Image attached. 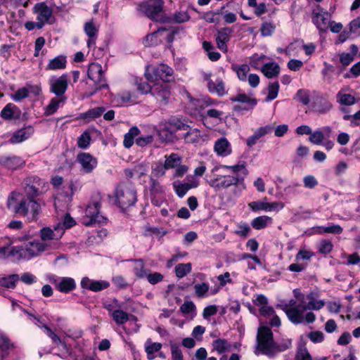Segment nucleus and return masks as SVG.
<instances>
[{"label": "nucleus", "instance_id": "obj_1", "mask_svg": "<svg viewBox=\"0 0 360 360\" xmlns=\"http://www.w3.org/2000/svg\"><path fill=\"white\" fill-rule=\"evenodd\" d=\"M18 194L12 192L7 200V207L15 214L26 217L28 221H37L41 212V205L35 200L28 197H22L18 202Z\"/></svg>", "mask_w": 360, "mask_h": 360}, {"label": "nucleus", "instance_id": "obj_2", "mask_svg": "<svg viewBox=\"0 0 360 360\" xmlns=\"http://www.w3.org/2000/svg\"><path fill=\"white\" fill-rule=\"evenodd\" d=\"M101 206V197L99 194H96L86 206L85 217L83 219L84 225L90 226L107 224L108 219L100 213Z\"/></svg>", "mask_w": 360, "mask_h": 360}, {"label": "nucleus", "instance_id": "obj_3", "mask_svg": "<svg viewBox=\"0 0 360 360\" xmlns=\"http://www.w3.org/2000/svg\"><path fill=\"white\" fill-rule=\"evenodd\" d=\"M63 236V229L60 225L51 227H44L39 231L41 243L48 250H57L60 246V239Z\"/></svg>", "mask_w": 360, "mask_h": 360}, {"label": "nucleus", "instance_id": "obj_4", "mask_svg": "<svg viewBox=\"0 0 360 360\" xmlns=\"http://www.w3.org/2000/svg\"><path fill=\"white\" fill-rule=\"evenodd\" d=\"M116 201L122 210L132 206L136 202V192L131 185L120 184L115 190Z\"/></svg>", "mask_w": 360, "mask_h": 360}, {"label": "nucleus", "instance_id": "obj_5", "mask_svg": "<svg viewBox=\"0 0 360 360\" xmlns=\"http://www.w3.org/2000/svg\"><path fill=\"white\" fill-rule=\"evenodd\" d=\"M173 74V69L165 64H160L157 67H147L145 71L146 78L151 82L158 80L170 82L174 79Z\"/></svg>", "mask_w": 360, "mask_h": 360}, {"label": "nucleus", "instance_id": "obj_6", "mask_svg": "<svg viewBox=\"0 0 360 360\" xmlns=\"http://www.w3.org/2000/svg\"><path fill=\"white\" fill-rule=\"evenodd\" d=\"M254 353L256 355L270 354V328L266 325L261 324L257 329Z\"/></svg>", "mask_w": 360, "mask_h": 360}, {"label": "nucleus", "instance_id": "obj_7", "mask_svg": "<svg viewBox=\"0 0 360 360\" xmlns=\"http://www.w3.org/2000/svg\"><path fill=\"white\" fill-rule=\"evenodd\" d=\"M230 100L240 103L233 106V110L242 115L244 112L252 110L257 103V99L252 94H246L243 92H238L236 96L231 97Z\"/></svg>", "mask_w": 360, "mask_h": 360}, {"label": "nucleus", "instance_id": "obj_8", "mask_svg": "<svg viewBox=\"0 0 360 360\" xmlns=\"http://www.w3.org/2000/svg\"><path fill=\"white\" fill-rule=\"evenodd\" d=\"M164 4V0H148L139 4L137 9L148 18L158 20V18L163 11Z\"/></svg>", "mask_w": 360, "mask_h": 360}, {"label": "nucleus", "instance_id": "obj_9", "mask_svg": "<svg viewBox=\"0 0 360 360\" xmlns=\"http://www.w3.org/2000/svg\"><path fill=\"white\" fill-rule=\"evenodd\" d=\"M209 185L216 190L228 188L231 186H238L243 184V178H240L238 174L217 175L216 177L208 181Z\"/></svg>", "mask_w": 360, "mask_h": 360}, {"label": "nucleus", "instance_id": "obj_10", "mask_svg": "<svg viewBox=\"0 0 360 360\" xmlns=\"http://www.w3.org/2000/svg\"><path fill=\"white\" fill-rule=\"evenodd\" d=\"M23 185L25 196L35 199L41 193L45 182L37 176H31L24 180Z\"/></svg>", "mask_w": 360, "mask_h": 360}, {"label": "nucleus", "instance_id": "obj_11", "mask_svg": "<svg viewBox=\"0 0 360 360\" xmlns=\"http://www.w3.org/2000/svg\"><path fill=\"white\" fill-rule=\"evenodd\" d=\"M50 92L54 94L57 97H64L68 86V76L63 74L58 77H52L49 81Z\"/></svg>", "mask_w": 360, "mask_h": 360}, {"label": "nucleus", "instance_id": "obj_12", "mask_svg": "<svg viewBox=\"0 0 360 360\" xmlns=\"http://www.w3.org/2000/svg\"><path fill=\"white\" fill-rule=\"evenodd\" d=\"M88 77L91 79L97 86L96 90H101L105 87H108L102 66L98 63H92L88 68Z\"/></svg>", "mask_w": 360, "mask_h": 360}, {"label": "nucleus", "instance_id": "obj_13", "mask_svg": "<svg viewBox=\"0 0 360 360\" xmlns=\"http://www.w3.org/2000/svg\"><path fill=\"white\" fill-rule=\"evenodd\" d=\"M34 13L37 14V20H43L47 24H53L56 21L53 15V9L45 2L37 3L33 8Z\"/></svg>", "mask_w": 360, "mask_h": 360}, {"label": "nucleus", "instance_id": "obj_14", "mask_svg": "<svg viewBox=\"0 0 360 360\" xmlns=\"http://www.w3.org/2000/svg\"><path fill=\"white\" fill-rule=\"evenodd\" d=\"M307 310L304 303H300L292 307H283L288 319L294 324H299L304 321V312Z\"/></svg>", "mask_w": 360, "mask_h": 360}, {"label": "nucleus", "instance_id": "obj_15", "mask_svg": "<svg viewBox=\"0 0 360 360\" xmlns=\"http://www.w3.org/2000/svg\"><path fill=\"white\" fill-rule=\"evenodd\" d=\"M77 160L86 174L92 172L98 164L97 159L89 153H79L77 156Z\"/></svg>", "mask_w": 360, "mask_h": 360}, {"label": "nucleus", "instance_id": "obj_16", "mask_svg": "<svg viewBox=\"0 0 360 360\" xmlns=\"http://www.w3.org/2000/svg\"><path fill=\"white\" fill-rule=\"evenodd\" d=\"M25 164V160L20 156H0V165L7 169L16 170L23 167Z\"/></svg>", "mask_w": 360, "mask_h": 360}, {"label": "nucleus", "instance_id": "obj_17", "mask_svg": "<svg viewBox=\"0 0 360 360\" xmlns=\"http://www.w3.org/2000/svg\"><path fill=\"white\" fill-rule=\"evenodd\" d=\"M81 287L93 292H99L107 289L110 286V283L106 281H94L88 277H84L80 283Z\"/></svg>", "mask_w": 360, "mask_h": 360}, {"label": "nucleus", "instance_id": "obj_18", "mask_svg": "<svg viewBox=\"0 0 360 360\" xmlns=\"http://www.w3.org/2000/svg\"><path fill=\"white\" fill-rule=\"evenodd\" d=\"M330 18L328 12H313L312 21L320 32H326L329 27Z\"/></svg>", "mask_w": 360, "mask_h": 360}, {"label": "nucleus", "instance_id": "obj_19", "mask_svg": "<svg viewBox=\"0 0 360 360\" xmlns=\"http://www.w3.org/2000/svg\"><path fill=\"white\" fill-rule=\"evenodd\" d=\"M151 94L155 96L158 101L166 104L170 97L171 93L167 84H155L153 86Z\"/></svg>", "mask_w": 360, "mask_h": 360}, {"label": "nucleus", "instance_id": "obj_20", "mask_svg": "<svg viewBox=\"0 0 360 360\" xmlns=\"http://www.w3.org/2000/svg\"><path fill=\"white\" fill-rule=\"evenodd\" d=\"M26 257L28 259L37 256L39 253L48 251L46 246L38 240L30 241L23 247Z\"/></svg>", "mask_w": 360, "mask_h": 360}, {"label": "nucleus", "instance_id": "obj_21", "mask_svg": "<svg viewBox=\"0 0 360 360\" xmlns=\"http://www.w3.org/2000/svg\"><path fill=\"white\" fill-rule=\"evenodd\" d=\"M172 186L177 196L181 198L191 188H196L198 186V182L192 179L188 182L184 184L174 181L172 183Z\"/></svg>", "mask_w": 360, "mask_h": 360}, {"label": "nucleus", "instance_id": "obj_22", "mask_svg": "<svg viewBox=\"0 0 360 360\" xmlns=\"http://www.w3.org/2000/svg\"><path fill=\"white\" fill-rule=\"evenodd\" d=\"M56 288L61 292L68 293L76 288L73 278L69 277L60 278L54 282Z\"/></svg>", "mask_w": 360, "mask_h": 360}, {"label": "nucleus", "instance_id": "obj_23", "mask_svg": "<svg viewBox=\"0 0 360 360\" xmlns=\"http://www.w3.org/2000/svg\"><path fill=\"white\" fill-rule=\"evenodd\" d=\"M186 131L182 136L186 143L197 144L204 141L203 135L199 129L189 126Z\"/></svg>", "mask_w": 360, "mask_h": 360}, {"label": "nucleus", "instance_id": "obj_24", "mask_svg": "<svg viewBox=\"0 0 360 360\" xmlns=\"http://www.w3.org/2000/svg\"><path fill=\"white\" fill-rule=\"evenodd\" d=\"M254 305L258 307L260 316H267L270 314V306H269L268 298L260 294L257 295L256 297L252 300Z\"/></svg>", "mask_w": 360, "mask_h": 360}, {"label": "nucleus", "instance_id": "obj_25", "mask_svg": "<svg viewBox=\"0 0 360 360\" xmlns=\"http://www.w3.org/2000/svg\"><path fill=\"white\" fill-rule=\"evenodd\" d=\"M34 132V129L32 126H27L15 131L11 139L9 140L11 143H19L27 140Z\"/></svg>", "mask_w": 360, "mask_h": 360}, {"label": "nucleus", "instance_id": "obj_26", "mask_svg": "<svg viewBox=\"0 0 360 360\" xmlns=\"http://www.w3.org/2000/svg\"><path fill=\"white\" fill-rule=\"evenodd\" d=\"M214 151L221 157H226L231 153V146L229 141L224 138L219 139L214 143Z\"/></svg>", "mask_w": 360, "mask_h": 360}, {"label": "nucleus", "instance_id": "obj_27", "mask_svg": "<svg viewBox=\"0 0 360 360\" xmlns=\"http://www.w3.org/2000/svg\"><path fill=\"white\" fill-rule=\"evenodd\" d=\"M67 63V57L64 55H59L49 60L46 70L53 71L63 70L66 68Z\"/></svg>", "mask_w": 360, "mask_h": 360}, {"label": "nucleus", "instance_id": "obj_28", "mask_svg": "<svg viewBox=\"0 0 360 360\" xmlns=\"http://www.w3.org/2000/svg\"><path fill=\"white\" fill-rule=\"evenodd\" d=\"M333 107L330 101L325 97L316 98L313 104L314 111L320 114H325L330 111Z\"/></svg>", "mask_w": 360, "mask_h": 360}, {"label": "nucleus", "instance_id": "obj_29", "mask_svg": "<svg viewBox=\"0 0 360 360\" xmlns=\"http://www.w3.org/2000/svg\"><path fill=\"white\" fill-rule=\"evenodd\" d=\"M20 109L13 103H8L1 110V116L4 120L18 119L20 115Z\"/></svg>", "mask_w": 360, "mask_h": 360}, {"label": "nucleus", "instance_id": "obj_30", "mask_svg": "<svg viewBox=\"0 0 360 360\" xmlns=\"http://www.w3.org/2000/svg\"><path fill=\"white\" fill-rule=\"evenodd\" d=\"M270 131V126L266 125L258 128L253 135L248 138L246 144L249 148L252 147L260 138L265 136Z\"/></svg>", "mask_w": 360, "mask_h": 360}, {"label": "nucleus", "instance_id": "obj_31", "mask_svg": "<svg viewBox=\"0 0 360 360\" xmlns=\"http://www.w3.org/2000/svg\"><path fill=\"white\" fill-rule=\"evenodd\" d=\"M14 347L10 339L4 334L0 333V352L1 359H4L8 354L10 349Z\"/></svg>", "mask_w": 360, "mask_h": 360}, {"label": "nucleus", "instance_id": "obj_32", "mask_svg": "<svg viewBox=\"0 0 360 360\" xmlns=\"http://www.w3.org/2000/svg\"><path fill=\"white\" fill-rule=\"evenodd\" d=\"M137 127H132L124 136L123 145L126 148H131L134 143V138L140 134Z\"/></svg>", "mask_w": 360, "mask_h": 360}, {"label": "nucleus", "instance_id": "obj_33", "mask_svg": "<svg viewBox=\"0 0 360 360\" xmlns=\"http://www.w3.org/2000/svg\"><path fill=\"white\" fill-rule=\"evenodd\" d=\"M290 346L291 341L290 340H283L281 342L276 341L273 339V334L271 333V354L285 351Z\"/></svg>", "mask_w": 360, "mask_h": 360}, {"label": "nucleus", "instance_id": "obj_34", "mask_svg": "<svg viewBox=\"0 0 360 360\" xmlns=\"http://www.w3.org/2000/svg\"><path fill=\"white\" fill-rule=\"evenodd\" d=\"M65 97L62 98H53L49 105L45 108L44 115L46 116L54 114L59 108L60 103L65 102Z\"/></svg>", "mask_w": 360, "mask_h": 360}, {"label": "nucleus", "instance_id": "obj_35", "mask_svg": "<svg viewBox=\"0 0 360 360\" xmlns=\"http://www.w3.org/2000/svg\"><path fill=\"white\" fill-rule=\"evenodd\" d=\"M231 69L236 73L238 78L240 81L245 82L247 80V75L250 70L248 65H233Z\"/></svg>", "mask_w": 360, "mask_h": 360}, {"label": "nucleus", "instance_id": "obj_36", "mask_svg": "<svg viewBox=\"0 0 360 360\" xmlns=\"http://www.w3.org/2000/svg\"><path fill=\"white\" fill-rule=\"evenodd\" d=\"M207 87L210 92L216 93L219 96H222L225 94L224 84L221 79H217L216 82L209 80Z\"/></svg>", "mask_w": 360, "mask_h": 360}, {"label": "nucleus", "instance_id": "obj_37", "mask_svg": "<svg viewBox=\"0 0 360 360\" xmlns=\"http://www.w3.org/2000/svg\"><path fill=\"white\" fill-rule=\"evenodd\" d=\"M20 277L18 274H11L7 276L0 278V285L6 288H15L16 283L19 281Z\"/></svg>", "mask_w": 360, "mask_h": 360}, {"label": "nucleus", "instance_id": "obj_38", "mask_svg": "<svg viewBox=\"0 0 360 360\" xmlns=\"http://www.w3.org/2000/svg\"><path fill=\"white\" fill-rule=\"evenodd\" d=\"M39 328L43 329L44 333L46 334L48 337H49L53 343L56 345H61L64 348H66L67 345L64 341H62L59 336L56 334L50 327H49L46 324H42V326H39Z\"/></svg>", "mask_w": 360, "mask_h": 360}, {"label": "nucleus", "instance_id": "obj_39", "mask_svg": "<svg viewBox=\"0 0 360 360\" xmlns=\"http://www.w3.org/2000/svg\"><path fill=\"white\" fill-rule=\"evenodd\" d=\"M134 262L136 265L134 267L133 271L134 275L139 278H145L147 276V270L145 268V264L142 259H131Z\"/></svg>", "mask_w": 360, "mask_h": 360}, {"label": "nucleus", "instance_id": "obj_40", "mask_svg": "<svg viewBox=\"0 0 360 360\" xmlns=\"http://www.w3.org/2000/svg\"><path fill=\"white\" fill-rule=\"evenodd\" d=\"M317 232L320 234L322 233H333L341 234L343 229L338 224H330L328 226H318L316 227Z\"/></svg>", "mask_w": 360, "mask_h": 360}, {"label": "nucleus", "instance_id": "obj_41", "mask_svg": "<svg viewBox=\"0 0 360 360\" xmlns=\"http://www.w3.org/2000/svg\"><path fill=\"white\" fill-rule=\"evenodd\" d=\"M110 316L117 325H122L129 321V314L120 309L114 310L110 314Z\"/></svg>", "mask_w": 360, "mask_h": 360}, {"label": "nucleus", "instance_id": "obj_42", "mask_svg": "<svg viewBox=\"0 0 360 360\" xmlns=\"http://www.w3.org/2000/svg\"><path fill=\"white\" fill-rule=\"evenodd\" d=\"M160 139L166 143H174L176 140L174 131L171 130L169 127H165L159 132Z\"/></svg>", "mask_w": 360, "mask_h": 360}, {"label": "nucleus", "instance_id": "obj_43", "mask_svg": "<svg viewBox=\"0 0 360 360\" xmlns=\"http://www.w3.org/2000/svg\"><path fill=\"white\" fill-rule=\"evenodd\" d=\"M91 136L89 130L84 131L77 139V146L82 149H86L91 143Z\"/></svg>", "mask_w": 360, "mask_h": 360}, {"label": "nucleus", "instance_id": "obj_44", "mask_svg": "<svg viewBox=\"0 0 360 360\" xmlns=\"http://www.w3.org/2000/svg\"><path fill=\"white\" fill-rule=\"evenodd\" d=\"M105 111V108L104 107H96V108L89 109L86 112L82 113L81 115V117L82 119H86V118L96 119V118L99 117Z\"/></svg>", "mask_w": 360, "mask_h": 360}, {"label": "nucleus", "instance_id": "obj_45", "mask_svg": "<svg viewBox=\"0 0 360 360\" xmlns=\"http://www.w3.org/2000/svg\"><path fill=\"white\" fill-rule=\"evenodd\" d=\"M192 266L191 263L179 264L175 267V274L176 277L182 278L191 271Z\"/></svg>", "mask_w": 360, "mask_h": 360}, {"label": "nucleus", "instance_id": "obj_46", "mask_svg": "<svg viewBox=\"0 0 360 360\" xmlns=\"http://www.w3.org/2000/svg\"><path fill=\"white\" fill-rule=\"evenodd\" d=\"M213 347L214 349L219 353L222 354L225 352L226 351L229 350V349L231 347L230 344L228 342V341L225 339H217L214 341H213Z\"/></svg>", "mask_w": 360, "mask_h": 360}, {"label": "nucleus", "instance_id": "obj_47", "mask_svg": "<svg viewBox=\"0 0 360 360\" xmlns=\"http://www.w3.org/2000/svg\"><path fill=\"white\" fill-rule=\"evenodd\" d=\"M149 191L151 195H158L164 193V188L160 185L159 181L153 176L150 178Z\"/></svg>", "mask_w": 360, "mask_h": 360}, {"label": "nucleus", "instance_id": "obj_48", "mask_svg": "<svg viewBox=\"0 0 360 360\" xmlns=\"http://www.w3.org/2000/svg\"><path fill=\"white\" fill-rule=\"evenodd\" d=\"M337 98L341 105H352L356 103V99L352 94H344L340 91L337 94Z\"/></svg>", "mask_w": 360, "mask_h": 360}, {"label": "nucleus", "instance_id": "obj_49", "mask_svg": "<svg viewBox=\"0 0 360 360\" xmlns=\"http://www.w3.org/2000/svg\"><path fill=\"white\" fill-rule=\"evenodd\" d=\"M233 30L230 27H223L217 30L216 41H229Z\"/></svg>", "mask_w": 360, "mask_h": 360}, {"label": "nucleus", "instance_id": "obj_50", "mask_svg": "<svg viewBox=\"0 0 360 360\" xmlns=\"http://www.w3.org/2000/svg\"><path fill=\"white\" fill-rule=\"evenodd\" d=\"M181 161V158L179 155L172 153L169 156L166 157L165 165L167 169L174 168L180 164Z\"/></svg>", "mask_w": 360, "mask_h": 360}, {"label": "nucleus", "instance_id": "obj_51", "mask_svg": "<svg viewBox=\"0 0 360 360\" xmlns=\"http://www.w3.org/2000/svg\"><path fill=\"white\" fill-rule=\"evenodd\" d=\"M294 99L297 100L304 105H308L310 101L309 91L303 89H299L294 96Z\"/></svg>", "mask_w": 360, "mask_h": 360}, {"label": "nucleus", "instance_id": "obj_52", "mask_svg": "<svg viewBox=\"0 0 360 360\" xmlns=\"http://www.w3.org/2000/svg\"><path fill=\"white\" fill-rule=\"evenodd\" d=\"M249 207L253 212H258L261 210H267L270 208V203L263 201H253L248 203Z\"/></svg>", "mask_w": 360, "mask_h": 360}, {"label": "nucleus", "instance_id": "obj_53", "mask_svg": "<svg viewBox=\"0 0 360 360\" xmlns=\"http://www.w3.org/2000/svg\"><path fill=\"white\" fill-rule=\"evenodd\" d=\"M269 217L267 216H260L255 218L252 222V226L255 229H262L266 226Z\"/></svg>", "mask_w": 360, "mask_h": 360}, {"label": "nucleus", "instance_id": "obj_54", "mask_svg": "<svg viewBox=\"0 0 360 360\" xmlns=\"http://www.w3.org/2000/svg\"><path fill=\"white\" fill-rule=\"evenodd\" d=\"M162 348V344L159 342H152L150 339H148L146 342V352L148 356L159 352Z\"/></svg>", "mask_w": 360, "mask_h": 360}, {"label": "nucleus", "instance_id": "obj_55", "mask_svg": "<svg viewBox=\"0 0 360 360\" xmlns=\"http://www.w3.org/2000/svg\"><path fill=\"white\" fill-rule=\"evenodd\" d=\"M209 288V284L207 283L195 284L194 285L195 294L198 297H204L207 295Z\"/></svg>", "mask_w": 360, "mask_h": 360}, {"label": "nucleus", "instance_id": "obj_56", "mask_svg": "<svg viewBox=\"0 0 360 360\" xmlns=\"http://www.w3.org/2000/svg\"><path fill=\"white\" fill-rule=\"evenodd\" d=\"M168 124L174 128V132L176 131H178V130H184V131H186L189 125L187 124L186 123H185L184 121H182L180 119H172V120H170L169 122H168Z\"/></svg>", "mask_w": 360, "mask_h": 360}, {"label": "nucleus", "instance_id": "obj_57", "mask_svg": "<svg viewBox=\"0 0 360 360\" xmlns=\"http://www.w3.org/2000/svg\"><path fill=\"white\" fill-rule=\"evenodd\" d=\"M325 139L323 132L321 130H316L310 134L309 141L316 145H320Z\"/></svg>", "mask_w": 360, "mask_h": 360}, {"label": "nucleus", "instance_id": "obj_58", "mask_svg": "<svg viewBox=\"0 0 360 360\" xmlns=\"http://www.w3.org/2000/svg\"><path fill=\"white\" fill-rule=\"evenodd\" d=\"M333 248V245L330 240H323L319 245V251L323 255H328L332 251Z\"/></svg>", "mask_w": 360, "mask_h": 360}, {"label": "nucleus", "instance_id": "obj_59", "mask_svg": "<svg viewBox=\"0 0 360 360\" xmlns=\"http://www.w3.org/2000/svg\"><path fill=\"white\" fill-rule=\"evenodd\" d=\"M84 30L89 38L95 37L98 32V30L92 21L86 22L84 24Z\"/></svg>", "mask_w": 360, "mask_h": 360}, {"label": "nucleus", "instance_id": "obj_60", "mask_svg": "<svg viewBox=\"0 0 360 360\" xmlns=\"http://www.w3.org/2000/svg\"><path fill=\"white\" fill-rule=\"evenodd\" d=\"M295 358L296 360H312L311 354L304 347H302L298 349Z\"/></svg>", "mask_w": 360, "mask_h": 360}, {"label": "nucleus", "instance_id": "obj_61", "mask_svg": "<svg viewBox=\"0 0 360 360\" xmlns=\"http://www.w3.org/2000/svg\"><path fill=\"white\" fill-rule=\"evenodd\" d=\"M307 337L314 343H321L324 340V334L319 330L309 333Z\"/></svg>", "mask_w": 360, "mask_h": 360}, {"label": "nucleus", "instance_id": "obj_62", "mask_svg": "<svg viewBox=\"0 0 360 360\" xmlns=\"http://www.w3.org/2000/svg\"><path fill=\"white\" fill-rule=\"evenodd\" d=\"M75 224V221L73 219V218L71 217L69 214H66L64 217L63 221L59 222L56 225H60V226H62L64 233L65 229L72 227Z\"/></svg>", "mask_w": 360, "mask_h": 360}, {"label": "nucleus", "instance_id": "obj_63", "mask_svg": "<svg viewBox=\"0 0 360 360\" xmlns=\"http://www.w3.org/2000/svg\"><path fill=\"white\" fill-rule=\"evenodd\" d=\"M153 141L152 135L141 136L136 139V144L140 147H145Z\"/></svg>", "mask_w": 360, "mask_h": 360}, {"label": "nucleus", "instance_id": "obj_64", "mask_svg": "<svg viewBox=\"0 0 360 360\" xmlns=\"http://www.w3.org/2000/svg\"><path fill=\"white\" fill-rule=\"evenodd\" d=\"M190 16L187 12L179 11L176 12L173 15V20L177 23H182L189 20Z\"/></svg>", "mask_w": 360, "mask_h": 360}]
</instances>
